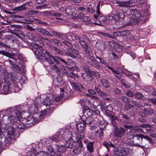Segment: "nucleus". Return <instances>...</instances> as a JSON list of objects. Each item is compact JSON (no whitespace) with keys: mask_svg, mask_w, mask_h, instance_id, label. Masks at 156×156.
Here are the masks:
<instances>
[{"mask_svg":"<svg viewBox=\"0 0 156 156\" xmlns=\"http://www.w3.org/2000/svg\"><path fill=\"white\" fill-rule=\"evenodd\" d=\"M52 16L56 17V19L58 20H60L59 18L62 16V14L61 13H52Z\"/></svg>","mask_w":156,"mask_h":156,"instance_id":"obj_63","label":"nucleus"},{"mask_svg":"<svg viewBox=\"0 0 156 156\" xmlns=\"http://www.w3.org/2000/svg\"><path fill=\"white\" fill-rule=\"evenodd\" d=\"M9 48V46L3 43L0 42V54L5 55L8 57H10L11 54L10 53L5 51L3 48Z\"/></svg>","mask_w":156,"mask_h":156,"instance_id":"obj_16","label":"nucleus"},{"mask_svg":"<svg viewBox=\"0 0 156 156\" xmlns=\"http://www.w3.org/2000/svg\"><path fill=\"white\" fill-rule=\"evenodd\" d=\"M90 42V39L86 35H83L82 36V39H80L79 41L81 46L88 45Z\"/></svg>","mask_w":156,"mask_h":156,"instance_id":"obj_22","label":"nucleus"},{"mask_svg":"<svg viewBox=\"0 0 156 156\" xmlns=\"http://www.w3.org/2000/svg\"><path fill=\"white\" fill-rule=\"evenodd\" d=\"M51 70L57 74L56 80L58 83V86L62 85L64 83V80L63 79L65 76L64 74V70L60 66L55 65L51 66Z\"/></svg>","mask_w":156,"mask_h":156,"instance_id":"obj_3","label":"nucleus"},{"mask_svg":"<svg viewBox=\"0 0 156 156\" xmlns=\"http://www.w3.org/2000/svg\"><path fill=\"white\" fill-rule=\"evenodd\" d=\"M82 47L83 48L84 51L85 52V54L86 55V56H89L90 51L88 45L82 46Z\"/></svg>","mask_w":156,"mask_h":156,"instance_id":"obj_44","label":"nucleus"},{"mask_svg":"<svg viewBox=\"0 0 156 156\" xmlns=\"http://www.w3.org/2000/svg\"><path fill=\"white\" fill-rule=\"evenodd\" d=\"M130 15H132L134 17H135L137 18H140V19H142V18L141 17V14L137 10L133 9H131L130 10Z\"/></svg>","mask_w":156,"mask_h":156,"instance_id":"obj_26","label":"nucleus"},{"mask_svg":"<svg viewBox=\"0 0 156 156\" xmlns=\"http://www.w3.org/2000/svg\"><path fill=\"white\" fill-rule=\"evenodd\" d=\"M75 143L76 145L73 147V152L74 154L78 155H79L81 152L82 148L83 147V145L82 143V139L77 138H75Z\"/></svg>","mask_w":156,"mask_h":156,"instance_id":"obj_10","label":"nucleus"},{"mask_svg":"<svg viewBox=\"0 0 156 156\" xmlns=\"http://www.w3.org/2000/svg\"><path fill=\"white\" fill-rule=\"evenodd\" d=\"M119 115V118L123 119L126 122V121L129 120L130 119V117L128 116V114H126L122 112H120Z\"/></svg>","mask_w":156,"mask_h":156,"instance_id":"obj_36","label":"nucleus"},{"mask_svg":"<svg viewBox=\"0 0 156 156\" xmlns=\"http://www.w3.org/2000/svg\"><path fill=\"white\" fill-rule=\"evenodd\" d=\"M9 83H6L4 84L3 88V91H1V92L0 93H2L3 94H9Z\"/></svg>","mask_w":156,"mask_h":156,"instance_id":"obj_31","label":"nucleus"},{"mask_svg":"<svg viewBox=\"0 0 156 156\" xmlns=\"http://www.w3.org/2000/svg\"><path fill=\"white\" fill-rule=\"evenodd\" d=\"M30 40L31 41V42H30V49L32 50L37 58L41 61L44 59V61L48 62L49 64H52V61L47 57L52 58L53 56L39 45L40 42L38 39L31 33H30Z\"/></svg>","mask_w":156,"mask_h":156,"instance_id":"obj_1","label":"nucleus"},{"mask_svg":"<svg viewBox=\"0 0 156 156\" xmlns=\"http://www.w3.org/2000/svg\"><path fill=\"white\" fill-rule=\"evenodd\" d=\"M75 65V63L70 59H66V64L65 66L67 67V65L72 66Z\"/></svg>","mask_w":156,"mask_h":156,"instance_id":"obj_48","label":"nucleus"},{"mask_svg":"<svg viewBox=\"0 0 156 156\" xmlns=\"http://www.w3.org/2000/svg\"><path fill=\"white\" fill-rule=\"evenodd\" d=\"M67 68L71 72H73L75 71L79 70V67L76 64L74 66H71V67H67Z\"/></svg>","mask_w":156,"mask_h":156,"instance_id":"obj_46","label":"nucleus"},{"mask_svg":"<svg viewBox=\"0 0 156 156\" xmlns=\"http://www.w3.org/2000/svg\"><path fill=\"white\" fill-rule=\"evenodd\" d=\"M92 111L93 110L91 109H90L87 111H83V115L87 116H90L92 115Z\"/></svg>","mask_w":156,"mask_h":156,"instance_id":"obj_55","label":"nucleus"},{"mask_svg":"<svg viewBox=\"0 0 156 156\" xmlns=\"http://www.w3.org/2000/svg\"><path fill=\"white\" fill-rule=\"evenodd\" d=\"M51 42L53 43H55L59 46H62V42H61L60 41L56 39H52L51 40Z\"/></svg>","mask_w":156,"mask_h":156,"instance_id":"obj_59","label":"nucleus"},{"mask_svg":"<svg viewBox=\"0 0 156 156\" xmlns=\"http://www.w3.org/2000/svg\"><path fill=\"white\" fill-rule=\"evenodd\" d=\"M94 20L96 21H98L99 23H96L95 24L97 25L100 26H103L102 23H105L106 21L107 18L106 16L105 15L98 16L97 15H94L93 16Z\"/></svg>","mask_w":156,"mask_h":156,"instance_id":"obj_13","label":"nucleus"},{"mask_svg":"<svg viewBox=\"0 0 156 156\" xmlns=\"http://www.w3.org/2000/svg\"><path fill=\"white\" fill-rule=\"evenodd\" d=\"M19 109H17V108H8L6 111V112L7 113L9 111L10 113H9V115L4 116L5 119L3 118L2 120H4L5 119H8L6 122H5V124H8L11 122H12L14 126H16L15 128V129H16L17 132L16 134L17 135L16 136L17 137L19 135V132L16 129V127L19 129H24L25 128L26 126L23 123H20V120L21 119L20 117L22 116L21 113ZM12 128V127L11 128ZM15 136H14L15 137Z\"/></svg>","mask_w":156,"mask_h":156,"instance_id":"obj_2","label":"nucleus"},{"mask_svg":"<svg viewBox=\"0 0 156 156\" xmlns=\"http://www.w3.org/2000/svg\"><path fill=\"white\" fill-rule=\"evenodd\" d=\"M1 74L4 76V79L5 82H6L7 80L9 78L8 73L5 70H4L1 73Z\"/></svg>","mask_w":156,"mask_h":156,"instance_id":"obj_53","label":"nucleus"},{"mask_svg":"<svg viewBox=\"0 0 156 156\" xmlns=\"http://www.w3.org/2000/svg\"><path fill=\"white\" fill-rule=\"evenodd\" d=\"M135 96L137 99L138 100L142 99L144 97L143 94L139 92H137L135 94Z\"/></svg>","mask_w":156,"mask_h":156,"instance_id":"obj_56","label":"nucleus"},{"mask_svg":"<svg viewBox=\"0 0 156 156\" xmlns=\"http://www.w3.org/2000/svg\"><path fill=\"white\" fill-rule=\"evenodd\" d=\"M31 156H48V154L45 152L42 151L33 153L31 154Z\"/></svg>","mask_w":156,"mask_h":156,"instance_id":"obj_42","label":"nucleus"},{"mask_svg":"<svg viewBox=\"0 0 156 156\" xmlns=\"http://www.w3.org/2000/svg\"><path fill=\"white\" fill-rule=\"evenodd\" d=\"M116 3L118 4L119 7H127L128 6V4L126 2H118L116 1Z\"/></svg>","mask_w":156,"mask_h":156,"instance_id":"obj_47","label":"nucleus"},{"mask_svg":"<svg viewBox=\"0 0 156 156\" xmlns=\"http://www.w3.org/2000/svg\"><path fill=\"white\" fill-rule=\"evenodd\" d=\"M138 140H139L140 138L142 140L143 138L147 140L148 136L146 135H144L141 134H137L136 135Z\"/></svg>","mask_w":156,"mask_h":156,"instance_id":"obj_60","label":"nucleus"},{"mask_svg":"<svg viewBox=\"0 0 156 156\" xmlns=\"http://www.w3.org/2000/svg\"><path fill=\"white\" fill-rule=\"evenodd\" d=\"M55 52L56 54L62 55L63 54L62 51L58 48L55 47L51 48Z\"/></svg>","mask_w":156,"mask_h":156,"instance_id":"obj_52","label":"nucleus"},{"mask_svg":"<svg viewBox=\"0 0 156 156\" xmlns=\"http://www.w3.org/2000/svg\"><path fill=\"white\" fill-rule=\"evenodd\" d=\"M112 72L115 74L117 75H115V76L117 77L119 80H120L121 76H119L120 73H122L123 71L122 69L119 68H117V70H114L113 69L112 70Z\"/></svg>","mask_w":156,"mask_h":156,"instance_id":"obj_29","label":"nucleus"},{"mask_svg":"<svg viewBox=\"0 0 156 156\" xmlns=\"http://www.w3.org/2000/svg\"><path fill=\"white\" fill-rule=\"evenodd\" d=\"M62 45L63 44V45H66L69 47V48H71L73 47V44L69 41H62Z\"/></svg>","mask_w":156,"mask_h":156,"instance_id":"obj_61","label":"nucleus"},{"mask_svg":"<svg viewBox=\"0 0 156 156\" xmlns=\"http://www.w3.org/2000/svg\"><path fill=\"white\" fill-rule=\"evenodd\" d=\"M17 41L16 38L13 35H9L7 37V42L9 44L8 45L9 46V48L10 47L12 46L14 43H16Z\"/></svg>","mask_w":156,"mask_h":156,"instance_id":"obj_20","label":"nucleus"},{"mask_svg":"<svg viewBox=\"0 0 156 156\" xmlns=\"http://www.w3.org/2000/svg\"><path fill=\"white\" fill-rule=\"evenodd\" d=\"M65 53L68 56L71 57L73 58H75L78 55V51L76 49L70 48H66Z\"/></svg>","mask_w":156,"mask_h":156,"instance_id":"obj_15","label":"nucleus"},{"mask_svg":"<svg viewBox=\"0 0 156 156\" xmlns=\"http://www.w3.org/2000/svg\"><path fill=\"white\" fill-rule=\"evenodd\" d=\"M22 34V36H23L24 37V39L26 40H28L29 39V32H24Z\"/></svg>","mask_w":156,"mask_h":156,"instance_id":"obj_64","label":"nucleus"},{"mask_svg":"<svg viewBox=\"0 0 156 156\" xmlns=\"http://www.w3.org/2000/svg\"><path fill=\"white\" fill-rule=\"evenodd\" d=\"M51 101L49 97H47L45 98L43 101V104L44 105L46 106H49L51 105Z\"/></svg>","mask_w":156,"mask_h":156,"instance_id":"obj_45","label":"nucleus"},{"mask_svg":"<svg viewBox=\"0 0 156 156\" xmlns=\"http://www.w3.org/2000/svg\"><path fill=\"white\" fill-rule=\"evenodd\" d=\"M89 64L92 67H94L97 69H99L100 68L99 62L96 60L93 62H89Z\"/></svg>","mask_w":156,"mask_h":156,"instance_id":"obj_35","label":"nucleus"},{"mask_svg":"<svg viewBox=\"0 0 156 156\" xmlns=\"http://www.w3.org/2000/svg\"><path fill=\"white\" fill-rule=\"evenodd\" d=\"M58 38L62 40H67L68 38V36L66 34L61 33Z\"/></svg>","mask_w":156,"mask_h":156,"instance_id":"obj_57","label":"nucleus"},{"mask_svg":"<svg viewBox=\"0 0 156 156\" xmlns=\"http://www.w3.org/2000/svg\"><path fill=\"white\" fill-rule=\"evenodd\" d=\"M46 151L47 154L51 156H54L55 154V152L53 148L51 147H48L46 148Z\"/></svg>","mask_w":156,"mask_h":156,"instance_id":"obj_38","label":"nucleus"},{"mask_svg":"<svg viewBox=\"0 0 156 156\" xmlns=\"http://www.w3.org/2000/svg\"><path fill=\"white\" fill-rule=\"evenodd\" d=\"M34 107H30V116L32 115V118L30 119V124H36L39 121L42 120V118H41L40 112L38 109V106L34 105Z\"/></svg>","mask_w":156,"mask_h":156,"instance_id":"obj_4","label":"nucleus"},{"mask_svg":"<svg viewBox=\"0 0 156 156\" xmlns=\"http://www.w3.org/2000/svg\"><path fill=\"white\" fill-rule=\"evenodd\" d=\"M110 124L113 126V128L118 127V125L119 123L121 124H125L126 122L122 119H119L115 115H112L110 118Z\"/></svg>","mask_w":156,"mask_h":156,"instance_id":"obj_9","label":"nucleus"},{"mask_svg":"<svg viewBox=\"0 0 156 156\" xmlns=\"http://www.w3.org/2000/svg\"><path fill=\"white\" fill-rule=\"evenodd\" d=\"M124 16V13L122 10L118 9L116 10L113 11L111 13V15L109 16L107 19L111 20L112 22L114 21L115 22H117V23L119 20L123 18Z\"/></svg>","mask_w":156,"mask_h":156,"instance_id":"obj_5","label":"nucleus"},{"mask_svg":"<svg viewBox=\"0 0 156 156\" xmlns=\"http://www.w3.org/2000/svg\"><path fill=\"white\" fill-rule=\"evenodd\" d=\"M94 141H89L87 145V148L89 151L90 152H93L94 151L93 144Z\"/></svg>","mask_w":156,"mask_h":156,"instance_id":"obj_33","label":"nucleus"},{"mask_svg":"<svg viewBox=\"0 0 156 156\" xmlns=\"http://www.w3.org/2000/svg\"><path fill=\"white\" fill-rule=\"evenodd\" d=\"M129 149L121 147H116L115 153L118 156H127L129 154Z\"/></svg>","mask_w":156,"mask_h":156,"instance_id":"obj_11","label":"nucleus"},{"mask_svg":"<svg viewBox=\"0 0 156 156\" xmlns=\"http://www.w3.org/2000/svg\"><path fill=\"white\" fill-rule=\"evenodd\" d=\"M72 136L71 132L70 131H68L67 132H64L62 136L61 135V138L62 137L65 142H66L69 140L74 139L73 137L75 138V137L73 136V137H72Z\"/></svg>","mask_w":156,"mask_h":156,"instance_id":"obj_21","label":"nucleus"},{"mask_svg":"<svg viewBox=\"0 0 156 156\" xmlns=\"http://www.w3.org/2000/svg\"><path fill=\"white\" fill-rule=\"evenodd\" d=\"M94 119L93 117L90 116H87L83 115L81 118V122L84 124L86 126L87 125H89L90 126L94 127V124H93Z\"/></svg>","mask_w":156,"mask_h":156,"instance_id":"obj_12","label":"nucleus"},{"mask_svg":"<svg viewBox=\"0 0 156 156\" xmlns=\"http://www.w3.org/2000/svg\"><path fill=\"white\" fill-rule=\"evenodd\" d=\"M126 131V130L123 127H115L113 129V137L117 139H120L125 136Z\"/></svg>","mask_w":156,"mask_h":156,"instance_id":"obj_6","label":"nucleus"},{"mask_svg":"<svg viewBox=\"0 0 156 156\" xmlns=\"http://www.w3.org/2000/svg\"><path fill=\"white\" fill-rule=\"evenodd\" d=\"M29 7V2H26L20 6L15 8L13 9L12 11L16 12H19L26 9L28 8Z\"/></svg>","mask_w":156,"mask_h":156,"instance_id":"obj_23","label":"nucleus"},{"mask_svg":"<svg viewBox=\"0 0 156 156\" xmlns=\"http://www.w3.org/2000/svg\"><path fill=\"white\" fill-rule=\"evenodd\" d=\"M50 32L51 33V34H53L52 35L53 36H55L57 37L58 38H59V37L61 33L60 32L56 31L52 29L50 31Z\"/></svg>","mask_w":156,"mask_h":156,"instance_id":"obj_62","label":"nucleus"},{"mask_svg":"<svg viewBox=\"0 0 156 156\" xmlns=\"http://www.w3.org/2000/svg\"><path fill=\"white\" fill-rule=\"evenodd\" d=\"M101 83L102 86L106 88L110 87V84L108 80L105 78H102L101 80Z\"/></svg>","mask_w":156,"mask_h":156,"instance_id":"obj_37","label":"nucleus"},{"mask_svg":"<svg viewBox=\"0 0 156 156\" xmlns=\"http://www.w3.org/2000/svg\"><path fill=\"white\" fill-rule=\"evenodd\" d=\"M8 61L11 65L12 68L16 73L20 74L21 75H22L24 73V70L23 69L24 68L23 66H22L20 63H19L18 64H17V62L13 63L11 60H9Z\"/></svg>","mask_w":156,"mask_h":156,"instance_id":"obj_8","label":"nucleus"},{"mask_svg":"<svg viewBox=\"0 0 156 156\" xmlns=\"http://www.w3.org/2000/svg\"><path fill=\"white\" fill-rule=\"evenodd\" d=\"M86 11L91 13L94 12L95 10L94 6L91 4L89 5L87 7Z\"/></svg>","mask_w":156,"mask_h":156,"instance_id":"obj_40","label":"nucleus"},{"mask_svg":"<svg viewBox=\"0 0 156 156\" xmlns=\"http://www.w3.org/2000/svg\"><path fill=\"white\" fill-rule=\"evenodd\" d=\"M110 110L107 109L105 111V115L109 117V118L112 116V115H112L111 113V112H112L113 110L112 108L110 107Z\"/></svg>","mask_w":156,"mask_h":156,"instance_id":"obj_54","label":"nucleus"},{"mask_svg":"<svg viewBox=\"0 0 156 156\" xmlns=\"http://www.w3.org/2000/svg\"><path fill=\"white\" fill-rule=\"evenodd\" d=\"M52 12L50 11H44L40 12V14L43 16H52Z\"/></svg>","mask_w":156,"mask_h":156,"instance_id":"obj_58","label":"nucleus"},{"mask_svg":"<svg viewBox=\"0 0 156 156\" xmlns=\"http://www.w3.org/2000/svg\"><path fill=\"white\" fill-rule=\"evenodd\" d=\"M61 138V135H60L59 133H58L52 136V140L53 141L56 142L60 140Z\"/></svg>","mask_w":156,"mask_h":156,"instance_id":"obj_39","label":"nucleus"},{"mask_svg":"<svg viewBox=\"0 0 156 156\" xmlns=\"http://www.w3.org/2000/svg\"><path fill=\"white\" fill-rule=\"evenodd\" d=\"M12 26L15 28L13 29V31L14 32L17 34L20 33L22 34V31H21V30L20 29L18 28H19L20 27V25H12Z\"/></svg>","mask_w":156,"mask_h":156,"instance_id":"obj_49","label":"nucleus"},{"mask_svg":"<svg viewBox=\"0 0 156 156\" xmlns=\"http://www.w3.org/2000/svg\"><path fill=\"white\" fill-rule=\"evenodd\" d=\"M71 85L76 90H77L78 92H83L85 91L84 87L80 83H76L74 82H73L71 83Z\"/></svg>","mask_w":156,"mask_h":156,"instance_id":"obj_19","label":"nucleus"},{"mask_svg":"<svg viewBox=\"0 0 156 156\" xmlns=\"http://www.w3.org/2000/svg\"><path fill=\"white\" fill-rule=\"evenodd\" d=\"M86 73L87 74L88 79H89L90 80H91L92 81H95L94 78L93 77V71L90 70Z\"/></svg>","mask_w":156,"mask_h":156,"instance_id":"obj_50","label":"nucleus"},{"mask_svg":"<svg viewBox=\"0 0 156 156\" xmlns=\"http://www.w3.org/2000/svg\"><path fill=\"white\" fill-rule=\"evenodd\" d=\"M65 12L67 15L73 16L74 14L75 10L72 6L69 5L66 8Z\"/></svg>","mask_w":156,"mask_h":156,"instance_id":"obj_27","label":"nucleus"},{"mask_svg":"<svg viewBox=\"0 0 156 156\" xmlns=\"http://www.w3.org/2000/svg\"><path fill=\"white\" fill-rule=\"evenodd\" d=\"M98 45L97 46L98 49L101 50H102L104 49L106 47V44H105L104 42H102L98 44Z\"/></svg>","mask_w":156,"mask_h":156,"instance_id":"obj_51","label":"nucleus"},{"mask_svg":"<svg viewBox=\"0 0 156 156\" xmlns=\"http://www.w3.org/2000/svg\"><path fill=\"white\" fill-rule=\"evenodd\" d=\"M64 75H66L67 77H69L73 79L76 78H79L78 75L77 74L74 73L73 72H71L70 71H64Z\"/></svg>","mask_w":156,"mask_h":156,"instance_id":"obj_25","label":"nucleus"},{"mask_svg":"<svg viewBox=\"0 0 156 156\" xmlns=\"http://www.w3.org/2000/svg\"><path fill=\"white\" fill-rule=\"evenodd\" d=\"M120 80H121V83L123 87L125 88H129L130 87V85L129 82L124 79H121Z\"/></svg>","mask_w":156,"mask_h":156,"instance_id":"obj_43","label":"nucleus"},{"mask_svg":"<svg viewBox=\"0 0 156 156\" xmlns=\"http://www.w3.org/2000/svg\"><path fill=\"white\" fill-rule=\"evenodd\" d=\"M92 116L94 118V120L96 121H98L101 118L99 111L97 109L95 111L93 110Z\"/></svg>","mask_w":156,"mask_h":156,"instance_id":"obj_28","label":"nucleus"},{"mask_svg":"<svg viewBox=\"0 0 156 156\" xmlns=\"http://www.w3.org/2000/svg\"><path fill=\"white\" fill-rule=\"evenodd\" d=\"M73 140L72 139L65 142V146L67 149H70L71 150V148L73 147L74 142L75 143V140L73 141Z\"/></svg>","mask_w":156,"mask_h":156,"instance_id":"obj_32","label":"nucleus"},{"mask_svg":"<svg viewBox=\"0 0 156 156\" xmlns=\"http://www.w3.org/2000/svg\"><path fill=\"white\" fill-rule=\"evenodd\" d=\"M154 110L152 108H150L148 109L145 108L141 112L140 115L143 117H146L148 115H151L154 114Z\"/></svg>","mask_w":156,"mask_h":156,"instance_id":"obj_17","label":"nucleus"},{"mask_svg":"<svg viewBox=\"0 0 156 156\" xmlns=\"http://www.w3.org/2000/svg\"><path fill=\"white\" fill-rule=\"evenodd\" d=\"M55 147L58 152L61 153H66V152H67L68 154H70L71 153V151L70 150H67L66 147L63 145H59L58 144L55 145Z\"/></svg>","mask_w":156,"mask_h":156,"instance_id":"obj_18","label":"nucleus"},{"mask_svg":"<svg viewBox=\"0 0 156 156\" xmlns=\"http://www.w3.org/2000/svg\"><path fill=\"white\" fill-rule=\"evenodd\" d=\"M10 78L11 79L12 82L13 83H11L10 85L11 86H14L15 88H17L18 86L16 84H15L14 83H16V80H17V78L16 77V76H15L12 75L11 73L10 74Z\"/></svg>","mask_w":156,"mask_h":156,"instance_id":"obj_41","label":"nucleus"},{"mask_svg":"<svg viewBox=\"0 0 156 156\" xmlns=\"http://www.w3.org/2000/svg\"><path fill=\"white\" fill-rule=\"evenodd\" d=\"M130 33V31L125 30L121 31H118L116 32L117 34L120 36H124L126 37V36L129 35Z\"/></svg>","mask_w":156,"mask_h":156,"instance_id":"obj_34","label":"nucleus"},{"mask_svg":"<svg viewBox=\"0 0 156 156\" xmlns=\"http://www.w3.org/2000/svg\"><path fill=\"white\" fill-rule=\"evenodd\" d=\"M86 126L81 121L78 123L76 125L77 129L78 132L77 134L75 136V138H79L83 139L84 137V130L85 127Z\"/></svg>","mask_w":156,"mask_h":156,"instance_id":"obj_7","label":"nucleus"},{"mask_svg":"<svg viewBox=\"0 0 156 156\" xmlns=\"http://www.w3.org/2000/svg\"><path fill=\"white\" fill-rule=\"evenodd\" d=\"M31 151L30 153V156H31V154L33 153H36V152L38 149V144H32L31 145Z\"/></svg>","mask_w":156,"mask_h":156,"instance_id":"obj_30","label":"nucleus"},{"mask_svg":"<svg viewBox=\"0 0 156 156\" xmlns=\"http://www.w3.org/2000/svg\"><path fill=\"white\" fill-rule=\"evenodd\" d=\"M128 21L126 23L127 26L129 25H135L138 23H144L145 21H142V19L140 18H134V17L130 16L129 17L128 20Z\"/></svg>","mask_w":156,"mask_h":156,"instance_id":"obj_14","label":"nucleus"},{"mask_svg":"<svg viewBox=\"0 0 156 156\" xmlns=\"http://www.w3.org/2000/svg\"><path fill=\"white\" fill-rule=\"evenodd\" d=\"M37 31L42 35L48 37H53L52 35L50 34V32L47 30L41 28H39L37 29Z\"/></svg>","mask_w":156,"mask_h":156,"instance_id":"obj_24","label":"nucleus"}]
</instances>
